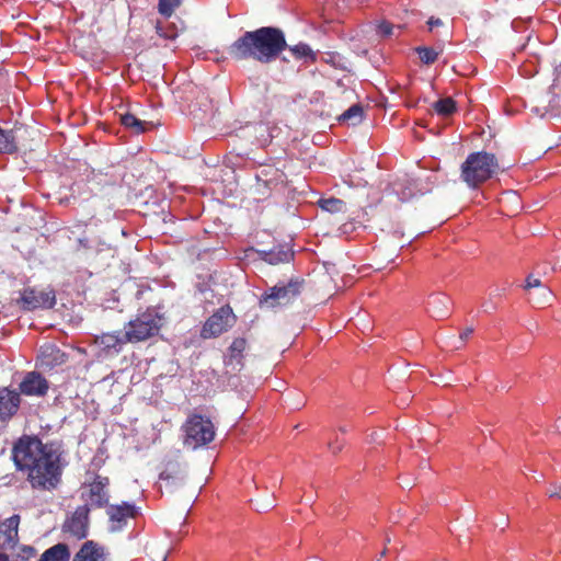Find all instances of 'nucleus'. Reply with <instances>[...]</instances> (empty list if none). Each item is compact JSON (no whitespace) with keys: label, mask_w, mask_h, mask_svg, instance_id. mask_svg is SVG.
<instances>
[{"label":"nucleus","mask_w":561,"mask_h":561,"mask_svg":"<svg viewBox=\"0 0 561 561\" xmlns=\"http://www.w3.org/2000/svg\"><path fill=\"white\" fill-rule=\"evenodd\" d=\"M11 459L18 471L26 473L31 486L42 491L56 490L68 465L61 443H43L38 436L26 434L14 442Z\"/></svg>","instance_id":"1"},{"label":"nucleus","mask_w":561,"mask_h":561,"mask_svg":"<svg viewBox=\"0 0 561 561\" xmlns=\"http://www.w3.org/2000/svg\"><path fill=\"white\" fill-rule=\"evenodd\" d=\"M283 30L275 26H262L254 31H247L228 47L231 59L240 61L254 59L261 64L276 60L286 50Z\"/></svg>","instance_id":"2"},{"label":"nucleus","mask_w":561,"mask_h":561,"mask_svg":"<svg viewBox=\"0 0 561 561\" xmlns=\"http://www.w3.org/2000/svg\"><path fill=\"white\" fill-rule=\"evenodd\" d=\"M499 169V161L494 153L483 150L474 151L469 153L461 163L459 178L470 190H477L491 180Z\"/></svg>","instance_id":"3"},{"label":"nucleus","mask_w":561,"mask_h":561,"mask_svg":"<svg viewBox=\"0 0 561 561\" xmlns=\"http://www.w3.org/2000/svg\"><path fill=\"white\" fill-rule=\"evenodd\" d=\"M162 307L151 306L137 313L125 327L126 339L129 343L146 341L157 335L163 324Z\"/></svg>","instance_id":"4"},{"label":"nucleus","mask_w":561,"mask_h":561,"mask_svg":"<svg viewBox=\"0 0 561 561\" xmlns=\"http://www.w3.org/2000/svg\"><path fill=\"white\" fill-rule=\"evenodd\" d=\"M304 284L305 280L299 277H293L288 282H278L261 295L260 306L272 309L286 306L301 294Z\"/></svg>","instance_id":"5"},{"label":"nucleus","mask_w":561,"mask_h":561,"mask_svg":"<svg viewBox=\"0 0 561 561\" xmlns=\"http://www.w3.org/2000/svg\"><path fill=\"white\" fill-rule=\"evenodd\" d=\"M185 432L184 444L193 449L209 444L215 437V427L211 421L199 414H194L183 425Z\"/></svg>","instance_id":"6"},{"label":"nucleus","mask_w":561,"mask_h":561,"mask_svg":"<svg viewBox=\"0 0 561 561\" xmlns=\"http://www.w3.org/2000/svg\"><path fill=\"white\" fill-rule=\"evenodd\" d=\"M236 317L229 306L220 307L203 324L201 336L214 339L227 332L234 323Z\"/></svg>","instance_id":"7"},{"label":"nucleus","mask_w":561,"mask_h":561,"mask_svg":"<svg viewBox=\"0 0 561 561\" xmlns=\"http://www.w3.org/2000/svg\"><path fill=\"white\" fill-rule=\"evenodd\" d=\"M105 508L108 516V529L112 533L122 531L130 519L140 515V507L128 501H123L119 504H108Z\"/></svg>","instance_id":"8"},{"label":"nucleus","mask_w":561,"mask_h":561,"mask_svg":"<svg viewBox=\"0 0 561 561\" xmlns=\"http://www.w3.org/2000/svg\"><path fill=\"white\" fill-rule=\"evenodd\" d=\"M90 507L88 505L78 506L75 512L67 516L61 530L67 538L81 540L89 535Z\"/></svg>","instance_id":"9"},{"label":"nucleus","mask_w":561,"mask_h":561,"mask_svg":"<svg viewBox=\"0 0 561 561\" xmlns=\"http://www.w3.org/2000/svg\"><path fill=\"white\" fill-rule=\"evenodd\" d=\"M285 174L273 165H264L259 168L255 173V184L253 186L255 193L265 198L271 192L276 190L284 182Z\"/></svg>","instance_id":"10"},{"label":"nucleus","mask_w":561,"mask_h":561,"mask_svg":"<svg viewBox=\"0 0 561 561\" xmlns=\"http://www.w3.org/2000/svg\"><path fill=\"white\" fill-rule=\"evenodd\" d=\"M110 479L95 473L91 482L87 483L88 492L82 496L90 508H105L110 504Z\"/></svg>","instance_id":"11"},{"label":"nucleus","mask_w":561,"mask_h":561,"mask_svg":"<svg viewBox=\"0 0 561 561\" xmlns=\"http://www.w3.org/2000/svg\"><path fill=\"white\" fill-rule=\"evenodd\" d=\"M67 359L68 355L57 345L46 343L39 347L35 366L44 373H51L64 365Z\"/></svg>","instance_id":"12"},{"label":"nucleus","mask_w":561,"mask_h":561,"mask_svg":"<svg viewBox=\"0 0 561 561\" xmlns=\"http://www.w3.org/2000/svg\"><path fill=\"white\" fill-rule=\"evenodd\" d=\"M49 390L48 380L37 370L26 371L19 383L18 392L26 397L43 398Z\"/></svg>","instance_id":"13"},{"label":"nucleus","mask_w":561,"mask_h":561,"mask_svg":"<svg viewBox=\"0 0 561 561\" xmlns=\"http://www.w3.org/2000/svg\"><path fill=\"white\" fill-rule=\"evenodd\" d=\"M21 300L25 310L50 309L56 304V296L54 290L25 288L21 295Z\"/></svg>","instance_id":"14"},{"label":"nucleus","mask_w":561,"mask_h":561,"mask_svg":"<svg viewBox=\"0 0 561 561\" xmlns=\"http://www.w3.org/2000/svg\"><path fill=\"white\" fill-rule=\"evenodd\" d=\"M21 407V397L18 390L10 387H0V423H8L15 416Z\"/></svg>","instance_id":"15"},{"label":"nucleus","mask_w":561,"mask_h":561,"mask_svg":"<svg viewBox=\"0 0 561 561\" xmlns=\"http://www.w3.org/2000/svg\"><path fill=\"white\" fill-rule=\"evenodd\" d=\"M244 337H236L224 355V364L232 373H239L244 366V352L247 348Z\"/></svg>","instance_id":"16"},{"label":"nucleus","mask_w":561,"mask_h":561,"mask_svg":"<svg viewBox=\"0 0 561 561\" xmlns=\"http://www.w3.org/2000/svg\"><path fill=\"white\" fill-rule=\"evenodd\" d=\"M255 253L260 260L271 265L288 263L295 256V252L288 243H278L270 250H255Z\"/></svg>","instance_id":"17"},{"label":"nucleus","mask_w":561,"mask_h":561,"mask_svg":"<svg viewBox=\"0 0 561 561\" xmlns=\"http://www.w3.org/2000/svg\"><path fill=\"white\" fill-rule=\"evenodd\" d=\"M96 344L100 346L101 352L108 355H116L122 352L123 346L129 343L126 339V331H115L110 333H103L96 336Z\"/></svg>","instance_id":"18"},{"label":"nucleus","mask_w":561,"mask_h":561,"mask_svg":"<svg viewBox=\"0 0 561 561\" xmlns=\"http://www.w3.org/2000/svg\"><path fill=\"white\" fill-rule=\"evenodd\" d=\"M239 133L241 137L249 138L250 142L257 148L266 147L272 139L268 126L263 123H248Z\"/></svg>","instance_id":"19"},{"label":"nucleus","mask_w":561,"mask_h":561,"mask_svg":"<svg viewBox=\"0 0 561 561\" xmlns=\"http://www.w3.org/2000/svg\"><path fill=\"white\" fill-rule=\"evenodd\" d=\"M21 517L19 514L0 522V549H5L15 546L19 539V525Z\"/></svg>","instance_id":"20"},{"label":"nucleus","mask_w":561,"mask_h":561,"mask_svg":"<svg viewBox=\"0 0 561 561\" xmlns=\"http://www.w3.org/2000/svg\"><path fill=\"white\" fill-rule=\"evenodd\" d=\"M453 301L446 294L437 293L430 296L427 311L432 318L440 320L451 313Z\"/></svg>","instance_id":"21"},{"label":"nucleus","mask_w":561,"mask_h":561,"mask_svg":"<svg viewBox=\"0 0 561 561\" xmlns=\"http://www.w3.org/2000/svg\"><path fill=\"white\" fill-rule=\"evenodd\" d=\"M72 561H106V554L102 546L88 540L75 554Z\"/></svg>","instance_id":"22"},{"label":"nucleus","mask_w":561,"mask_h":561,"mask_svg":"<svg viewBox=\"0 0 561 561\" xmlns=\"http://www.w3.org/2000/svg\"><path fill=\"white\" fill-rule=\"evenodd\" d=\"M70 550L66 543L59 542L46 549L38 561H69Z\"/></svg>","instance_id":"23"},{"label":"nucleus","mask_w":561,"mask_h":561,"mask_svg":"<svg viewBox=\"0 0 561 561\" xmlns=\"http://www.w3.org/2000/svg\"><path fill=\"white\" fill-rule=\"evenodd\" d=\"M19 151L18 140L12 129L0 128V153L15 154Z\"/></svg>","instance_id":"24"},{"label":"nucleus","mask_w":561,"mask_h":561,"mask_svg":"<svg viewBox=\"0 0 561 561\" xmlns=\"http://www.w3.org/2000/svg\"><path fill=\"white\" fill-rule=\"evenodd\" d=\"M296 60H304L305 62H314L317 55L307 43L300 42L296 45L287 47Z\"/></svg>","instance_id":"25"},{"label":"nucleus","mask_w":561,"mask_h":561,"mask_svg":"<svg viewBox=\"0 0 561 561\" xmlns=\"http://www.w3.org/2000/svg\"><path fill=\"white\" fill-rule=\"evenodd\" d=\"M364 118V108L359 103L353 104L345 112L339 116L340 123H348L356 126L362 123Z\"/></svg>","instance_id":"26"},{"label":"nucleus","mask_w":561,"mask_h":561,"mask_svg":"<svg viewBox=\"0 0 561 561\" xmlns=\"http://www.w3.org/2000/svg\"><path fill=\"white\" fill-rule=\"evenodd\" d=\"M433 108L438 115L448 117L456 112L457 103L451 98H443L433 104Z\"/></svg>","instance_id":"27"},{"label":"nucleus","mask_w":561,"mask_h":561,"mask_svg":"<svg viewBox=\"0 0 561 561\" xmlns=\"http://www.w3.org/2000/svg\"><path fill=\"white\" fill-rule=\"evenodd\" d=\"M121 124L137 135L146 131V122L137 118L134 114L130 113H126L121 116Z\"/></svg>","instance_id":"28"},{"label":"nucleus","mask_w":561,"mask_h":561,"mask_svg":"<svg viewBox=\"0 0 561 561\" xmlns=\"http://www.w3.org/2000/svg\"><path fill=\"white\" fill-rule=\"evenodd\" d=\"M318 204L322 210L331 214L341 213L345 208V202L335 197L321 198Z\"/></svg>","instance_id":"29"},{"label":"nucleus","mask_w":561,"mask_h":561,"mask_svg":"<svg viewBox=\"0 0 561 561\" xmlns=\"http://www.w3.org/2000/svg\"><path fill=\"white\" fill-rule=\"evenodd\" d=\"M414 50L424 65L434 64L439 56V51L428 46H417Z\"/></svg>","instance_id":"30"},{"label":"nucleus","mask_w":561,"mask_h":561,"mask_svg":"<svg viewBox=\"0 0 561 561\" xmlns=\"http://www.w3.org/2000/svg\"><path fill=\"white\" fill-rule=\"evenodd\" d=\"M182 3V0H159L158 2V12L169 19L174 13V10L179 8Z\"/></svg>","instance_id":"31"},{"label":"nucleus","mask_w":561,"mask_h":561,"mask_svg":"<svg viewBox=\"0 0 561 561\" xmlns=\"http://www.w3.org/2000/svg\"><path fill=\"white\" fill-rule=\"evenodd\" d=\"M196 291L204 296L205 300L208 299V293H213L211 289V277L210 276H197L194 285Z\"/></svg>","instance_id":"32"},{"label":"nucleus","mask_w":561,"mask_h":561,"mask_svg":"<svg viewBox=\"0 0 561 561\" xmlns=\"http://www.w3.org/2000/svg\"><path fill=\"white\" fill-rule=\"evenodd\" d=\"M377 34L381 37H389L393 32V24L388 21H381L377 24Z\"/></svg>","instance_id":"33"},{"label":"nucleus","mask_w":561,"mask_h":561,"mask_svg":"<svg viewBox=\"0 0 561 561\" xmlns=\"http://www.w3.org/2000/svg\"><path fill=\"white\" fill-rule=\"evenodd\" d=\"M344 445V440L340 439L339 435L335 436L334 439H330L328 442V448L332 454H337L342 450Z\"/></svg>","instance_id":"34"},{"label":"nucleus","mask_w":561,"mask_h":561,"mask_svg":"<svg viewBox=\"0 0 561 561\" xmlns=\"http://www.w3.org/2000/svg\"><path fill=\"white\" fill-rule=\"evenodd\" d=\"M549 497L561 500V482L552 483L547 490Z\"/></svg>","instance_id":"35"},{"label":"nucleus","mask_w":561,"mask_h":561,"mask_svg":"<svg viewBox=\"0 0 561 561\" xmlns=\"http://www.w3.org/2000/svg\"><path fill=\"white\" fill-rule=\"evenodd\" d=\"M159 479L171 484H175V482L179 480V478L169 470H163L160 472Z\"/></svg>","instance_id":"36"},{"label":"nucleus","mask_w":561,"mask_h":561,"mask_svg":"<svg viewBox=\"0 0 561 561\" xmlns=\"http://www.w3.org/2000/svg\"><path fill=\"white\" fill-rule=\"evenodd\" d=\"M540 286H541V282L539 278L534 277L533 275H529L526 278L525 288L529 289V288H535V287H540Z\"/></svg>","instance_id":"37"},{"label":"nucleus","mask_w":561,"mask_h":561,"mask_svg":"<svg viewBox=\"0 0 561 561\" xmlns=\"http://www.w3.org/2000/svg\"><path fill=\"white\" fill-rule=\"evenodd\" d=\"M442 24H443L442 20L439 18H435V16H431L427 21L430 31H432L434 27L440 26Z\"/></svg>","instance_id":"38"},{"label":"nucleus","mask_w":561,"mask_h":561,"mask_svg":"<svg viewBox=\"0 0 561 561\" xmlns=\"http://www.w3.org/2000/svg\"><path fill=\"white\" fill-rule=\"evenodd\" d=\"M473 333V329L472 328H467L466 330H463L460 335H459V339L465 342L471 334Z\"/></svg>","instance_id":"39"},{"label":"nucleus","mask_w":561,"mask_h":561,"mask_svg":"<svg viewBox=\"0 0 561 561\" xmlns=\"http://www.w3.org/2000/svg\"><path fill=\"white\" fill-rule=\"evenodd\" d=\"M156 31H157V34H158L159 36L167 37V38H170V37H171V36H169V35H167V34H164V33H163V30H162V27H161L160 23H158V24H157V26H156Z\"/></svg>","instance_id":"40"},{"label":"nucleus","mask_w":561,"mask_h":561,"mask_svg":"<svg viewBox=\"0 0 561 561\" xmlns=\"http://www.w3.org/2000/svg\"><path fill=\"white\" fill-rule=\"evenodd\" d=\"M273 502H274V501L270 502V503H268V504H266V505H263L262 507H257L256 510H257V511H261V510H263V511H267L268 508H271V507H273V506H274V503H273Z\"/></svg>","instance_id":"41"},{"label":"nucleus","mask_w":561,"mask_h":561,"mask_svg":"<svg viewBox=\"0 0 561 561\" xmlns=\"http://www.w3.org/2000/svg\"><path fill=\"white\" fill-rule=\"evenodd\" d=\"M401 486L404 489V488H411L410 485V482L408 481V479H402L401 480Z\"/></svg>","instance_id":"42"},{"label":"nucleus","mask_w":561,"mask_h":561,"mask_svg":"<svg viewBox=\"0 0 561 561\" xmlns=\"http://www.w3.org/2000/svg\"><path fill=\"white\" fill-rule=\"evenodd\" d=\"M0 561H9V557L5 553H0Z\"/></svg>","instance_id":"43"},{"label":"nucleus","mask_w":561,"mask_h":561,"mask_svg":"<svg viewBox=\"0 0 561 561\" xmlns=\"http://www.w3.org/2000/svg\"><path fill=\"white\" fill-rule=\"evenodd\" d=\"M543 290H545L546 296L550 298L552 295L551 291L546 287L543 288Z\"/></svg>","instance_id":"44"},{"label":"nucleus","mask_w":561,"mask_h":561,"mask_svg":"<svg viewBox=\"0 0 561 561\" xmlns=\"http://www.w3.org/2000/svg\"><path fill=\"white\" fill-rule=\"evenodd\" d=\"M339 431L342 433V434H345L347 432V428L345 426H340L339 427Z\"/></svg>","instance_id":"45"},{"label":"nucleus","mask_w":561,"mask_h":561,"mask_svg":"<svg viewBox=\"0 0 561 561\" xmlns=\"http://www.w3.org/2000/svg\"><path fill=\"white\" fill-rule=\"evenodd\" d=\"M26 550H27L30 553H33V552L35 551V550H34V548H32V547H27V548H26Z\"/></svg>","instance_id":"46"},{"label":"nucleus","mask_w":561,"mask_h":561,"mask_svg":"<svg viewBox=\"0 0 561 561\" xmlns=\"http://www.w3.org/2000/svg\"><path fill=\"white\" fill-rule=\"evenodd\" d=\"M386 554V550H383L380 554V558L383 557Z\"/></svg>","instance_id":"47"}]
</instances>
